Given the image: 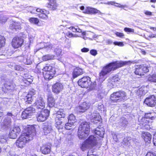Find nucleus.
<instances>
[{
    "mask_svg": "<svg viewBox=\"0 0 156 156\" xmlns=\"http://www.w3.org/2000/svg\"><path fill=\"white\" fill-rule=\"evenodd\" d=\"M35 129L33 126L28 127L26 132L21 134L16 141V145L18 147L22 148L29 141L32 140L35 135Z\"/></svg>",
    "mask_w": 156,
    "mask_h": 156,
    "instance_id": "1",
    "label": "nucleus"
},
{
    "mask_svg": "<svg viewBox=\"0 0 156 156\" xmlns=\"http://www.w3.org/2000/svg\"><path fill=\"white\" fill-rule=\"evenodd\" d=\"M136 63L135 61H121L119 62H115L111 63L104 67L101 72L99 73V79L104 78V76L111 71L114 70L116 69L127 65H130L132 63Z\"/></svg>",
    "mask_w": 156,
    "mask_h": 156,
    "instance_id": "2",
    "label": "nucleus"
},
{
    "mask_svg": "<svg viewBox=\"0 0 156 156\" xmlns=\"http://www.w3.org/2000/svg\"><path fill=\"white\" fill-rule=\"evenodd\" d=\"M90 131V124L86 122H82L80 125L78 131V136L80 139L85 138Z\"/></svg>",
    "mask_w": 156,
    "mask_h": 156,
    "instance_id": "3",
    "label": "nucleus"
},
{
    "mask_svg": "<svg viewBox=\"0 0 156 156\" xmlns=\"http://www.w3.org/2000/svg\"><path fill=\"white\" fill-rule=\"evenodd\" d=\"M126 96V93L122 91H119L113 93L110 96V99L113 102H116L119 100L124 99Z\"/></svg>",
    "mask_w": 156,
    "mask_h": 156,
    "instance_id": "4",
    "label": "nucleus"
},
{
    "mask_svg": "<svg viewBox=\"0 0 156 156\" xmlns=\"http://www.w3.org/2000/svg\"><path fill=\"white\" fill-rule=\"evenodd\" d=\"M7 117H5L2 123V127L4 129H6L10 128L11 126V118H13L14 115L11 112H7Z\"/></svg>",
    "mask_w": 156,
    "mask_h": 156,
    "instance_id": "5",
    "label": "nucleus"
},
{
    "mask_svg": "<svg viewBox=\"0 0 156 156\" xmlns=\"http://www.w3.org/2000/svg\"><path fill=\"white\" fill-rule=\"evenodd\" d=\"M91 83L90 78L88 76H84L79 79L78 81V85L81 87L87 88Z\"/></svg>",
    "mask_w": 156,
    "mask_h": 156,
    "instance_id": "6",
    "label": "nucleus"
},
{
    "mask_svg": "<svg viewBox=\"0 0 156 156\" xmlns=\"http://www.w3.org/2000/svg\"><path fill=\"white\" fill-rule=\"evenodd\" d=\"M50 111L47 109L42 110L41 112H38L37 115V120L39 122L45 121L49 115Z\"/></svg>",
    "mask_w": 156,
    "mask_h": 156,
    "instance_id": "7",
    "label": "nucleus"
},
{
    "mask_svg": "<svg viewBox=\"0 0 156 156\" xmlns=\"http://www.w3.org/2000/svg\"><path fill=\"white\" fill-rule=\"evenodd\" d=\"M35 112V109L33 107L30 106L27 108L22 112V118L24 119L30 118Z\"/></svg>",
    "mask_w": 156,
    "mask_h": 156,
    "instance_id": "8",
    "label": "nucleus"
},
{
    "mask_svg": "<svg viewBox=\"0 0 156 156\" xmlns=\"http://www.w3.org/2000/svg\"><path fill=\"white\" fill-rule=\"evenodd\" d=\"M76 121V120L74 115H69L68 117V122L65 124V128L67 130L70 129L72 126L74 125Z\"/></svg>",
    "mask_w": 156,
    "mask_h": 156,
    "instance_id": "9",
    "label": "nucleus"
},
{
    "mask_svg": "<svg viewBox=\"0 0 156 156\" xmlns=\"http://www.w3.org/2000/svg\"><path fill=\"white\" fill-rule=\"evenodd\" d=\"M149 70L147 67L144 66L139 65L136 66L134 73L136 75H144V73L148 72Z\"/></svg>",
    "mask_w": 156,
    "mask_h": 156,
    "instance_id": "10",
    "label": "nucleus"
},
{
    "mask_svg": "<svg viewBox=\"0 0 156 156\" xmlns=\"http://www.w3.org/2000/svg\"><path fill=\"white\" fill-rule=\"evenodd\" d=\"M18 59L21 61L23 62L25 64L27 65L30 64L32 63V59L31 55L27 53L24 56L18 57Z\"/></svg>",
    "mask_w": 156,
    "mask_h": 156,
    "instance_id": "11",
    "label": "nucleus"
},
{
    "mask_svg": "<svg viewBox=\"0 0 156 156\" xmlns=\"http://www.w3.org/2000/svg\"><path fill=\"white\" fill-rule=\"evenodd\" d=\"M34 105L36 106V108L38 109H43L44 108L45 103L42 97H40L36 101L34 104Z\"/></svg>",
    "mask_w": 156,
    "mask_h": 156,
    "instance_id": "12",
    "label": "nucleus"
},
{
    "mask_svg": "<svg viewBox=\"0 0 156 156\" xmlns=\"http://www.w3.org/2000/svg\"><path fill=\"white\" fill-rule=\"evenodd\" d=\"M20 131L21 129L19 126L14 127L9 132V136L10 138L12 139L16 138L20 133Z\"/></svg>",
    "mask_w": 156,
    "mask_h": 156,
    "instance_id": "13",
    "label": "nucleus"
},
{
    "mask_svg": "<svg viewBox=\"0 0 156 156\" xmlns=\"http://www.w3.org/2000/svg\"><path fill=\"white\" fill-rule=\"evenodd\" d=\"M35 93L36 92L34 90L30 91L27 95L24 98L25 103L26 104H31L34 99L33 96L35 95Z\"/></svg>",
    "mask_w": 156,
    "mask_h": 156,
    "instance_id": "14",
    "label": "nucleus"
},
{
    "mask_svg": "<svg viewBox=\"0 0 156 156\" xmlns=\"http://www.w3.org/2000/svg\"><path fill=\"white\" fill-rule=\"evenodd\" d=\"M23 40L21 38L15 37L12 40V45L15 48L20 47L23 43Z\"/></svg>",
    "mask_w": 156,
    "mask_h": 156,
    "instance_id": "15",
    "label": "nucleus"
},
{
    "mask_svg": "<svg viewBox=\"0 0 156 156\" xmlns=\"http://www.w3.org/2000/svg\"><path fill=\"white\" fill-rule=\"evenodd\" d=\"M144 103L148 106L153 107L156 104V99L155 96L152 95L147 98L144 101Z\"/></svg>",
    "mask_w": 156,
    "mask_h": 156,
    "instance_id": "16",
    "label": "nucleus"
},
{
    "mask_svg": "<svg viewBox=\"0 0 156 156\" xmlns=\"http://www.w3.org/2000/svg\"><path fill=\"white\" fill-rule=\"evenodd\" d=\"M63 88L62 84L60 83L57 82L52 86V91L56 94L59 93Z\"/></svg>",
    "mask_w": 156,
    "mask_h": 156,
    "instance_id": "17",
    "label": "nucleus"
},
{
    "mask_svg": "<svg viewBox=\"0 0 156 156\" xmlns=\"http://www.w3.org/2000/svg\"><path fill=\"white\" fill-rule=\"evenodd\" d=\"M47 97L48 106L50 108L53 107L55 104V101L51 93L48 92L47 95Z\"/></svg>",
    "mask_w": 156,
    "mask_h": 156,
    "instance_id": "18",
    "label": "nucleus"
},
{
    "mask_svg": "<svg viewBox=\"0 0 156 156\" xmlns=\"http://www.w3.org/2000/svg\"><path fill=\"white\" fill-rule=\"evenodd\" d=\"M51 148L50 144H44L41 147L40 151L43 154H46L50 153Z\"/></svg>",
    "mask_w": 156,
    "mask_h": 156,
    "instance_id": "19",
    "label": "nucleus"
},
{
    "mask_svg": "<svg viewBox=\"0 0 156 156\" xmlns=\"http://www.w3.org/2000/svg\"><path fill=\"white\" fill-rule=\"evenodd\" d=\"M90 104L89 103L83 102L82 104L77 108L80 112H83L88 109L90 107Z\"/></svg>",
    "mask_w": 156,
    "mask_h": 156,
    "instance_id": "20",
    "label": "nucleus"
},
{
    "mask_svg": "<svg viewBox=\"0 0 156 156\" xmlns=\"http://www.w3.org/2000/svg\"><path fill=\"white\" fill-rule=\"evenodd\" d=\"M91 147L95 146L97 144V138L96 137L94 136H90L86 140Z\"/></svg>",
    "mask_w": 156,
    "mask_h": 156,
    "instance_id": "21",
    "label": "nucleus"
},
{
    "mask_svg": "<svg viewBox=\"0 0 156 156\" xmlns=\"http://www.w3.org/2000/svg\"><path fill=\"white\" fill-rule=\"evenodd\" d=\"M83 12L84 13L89 14H95L101 12L100 11L97 9L90 7H87Z\"/></svg>",
    "mask_w": 156,
    "mask_h": 156,
    "instance_id": "22",
    "label": "nucleus"
},
{
    "mask_svg": "<svg viewBox=\"0 0 156 156\" xmlns=\"http://www.w3.org/2000/svg\"><path fill=\"white\" fill-rule=\"evenodd\" d=\"M128 121L124 117L121 118L119 120L118 122L119 127L122 128H125L128 125Z\"/></svg>",
    "mask_w": 156,
    "mask_h": 156,
    "instance_id": "23",
    "label": "nucleus"
},
{
    "mask_svg": "<svg viewBox=\"0 0 156 156\" xmlns=\"http://www.w3.org/2000/svg\"><path fill=\"white\" fill-rule=\"evenodd\" d=\"M49 2L47 5V7L51 10H54L56 9L58 5L56 2V0H49Z\"/></svg>",
    "mask_w": 156,
    "mask_h": 156,
    "instance_id": "24",
    "label": "nucleus"
},
{
    "mask_svg": "<svg viewBox=\"0 0 156 156\" xmlns=\"http://www.w3.org/2000/svg\"><path fill=\"white\" fill-rule=\"evenodd\" d=\"M51 125L49 123H46L44 125L43 131L44 134L47 135L52 130Z\"/></svg>",
    "mask_w": 156,
    "mask_h": 156,
    "instance_id": "25",
    "label": "nucleus"
},
{
    "mask_svg": "<svg viewBox=\"0 0 156 156\" xmlns=\"http://www.w3.org/2000/svg\"><path fill=\"white\" fill-rule=\"evenodd\" d=\"M53 71L43 72V75L45 79L46 80H50L54 76L55 73H54V70Z\"/></svg>",
    "mask_w": 156,
    "mask_h": 156,
    "instance_id": "26",
    "label": "nucleus"
},
{
    "mask_svg": "<svg viewBox=\"0 0 156 156\" xmlns=\"http://www.w3.org/2000/svg\"><path fill=\"white\" fill-rule=\"evenodd\" d=\"M83 73V72L82 69L79 67H76L74 69L73 73V77L75 78Z\"/></svg>",
    "mask_w": 156,
    "mask_h": 156,
    "instance_id": "27",
    "label": "nucleus"
},
{
    "mask_svg": "<svg viewBox=\"0 0 156 156\" xmlns=\"http://www.w3.org/2000/svg\"><path fill=\"white\" fill-rule=\"evenodd\" d=\"M94 133L97 135L103 137L105 133V129L103 127H97L94 130Z\"/></svg>",
    "mask_w": 156,
    "mask_h": 156,
    "instance_id": "28",
    "label": "nucleus"
},
{
    "mask_svg": "<svg viewBox=\"0 0 156 156\" xmlns=\"http://www.w3.org/2000/svg\"><path fill=\"white\" fill-rule=\"evenodd\" d=\"M10 28L12 30H16L17 29L20 30L21 29L20 23L18 22H13L10 26Z\"/></svg>",
    "mask_w": 156,
    "mask_h": 156,
    "instance_id": "29",
    "label": "nucleus"
},
{
    "mask_svg": "<svg viewBox=\"0 0 156 156\" xmlns=\"http://www.w3.org/2000/svg\"><path fill=\"white\" fill-rule=\"evenodd\" d=\"M62 120V119L57 118H56L55 119L56 127L59 130L62 129L63 127L64 123Z\"/></svg>",
    "mask_w": 156,
    "mask_h": 156,
    "instance_id": "30",
    "label": "nucleus"
},
{
    "mask_svg": "<svg viewBox=\"0 0 156 156\" xmlns=\"http://www.w3.org/2000/svg\"><path fill=\"white\" fill-rule=\"evenodd\" d=\"M5 88L8 90H14L16 86L13 83L11 82H8V81L5 83Z\"/></svg>",
    "mask_w": 156,
    "mask_h": 156,
    "instance_id": "31",
    "label": "nucleus"
},
{
    "mask_svg": "<svg viewBox=\"0 0 156 156\" xmlns=\"http://www.w3.org/2000/svg\"><path fill=\"white\" fill-rule=\"evenodd\" d=\"M142 137L145 142H149L150 141L152 136L149 133H144L143 134Z\"/></svg>",
    "mask_w": 156,
    "mask_h": 156,
    "instance_id": "32",
    "label": "nucleus"
},
{
    "mask_svg": "<svg viewBox=\"0 0 156 156\" xmlns=\"http://www.w3.org/2000/svg\"><path fill=\"white\" fill-rule=\"evenodd\" d=\"M56 118L61 119L65 117V114L63 109H60L56 113Z\"/></svg>",
    "mask_w": 156,
    "mask_h": 156,
    "instance_id": "33",
    "label": "nucleus"
},
{
    "mask_svg": "<svg viewBox=\"0 0 156 156\" xmlns=\"http://www.w3.org/2000/svg\"><path fill=\"white\" fill-rule=\"evenodd\" d=\"M144 87H141L139 89L136 90V92L137 94L140 96L145 95L146 92L144 90Z\"/></svg>",
    "mask_w": 156,
    "mask_h": 156,
    "instance_id": "34",
    "label": "nucleus"
},
{
    "mask_svg": "<svg viewBox=\"0 0 156 156\" xmlns=\"http://www.w3.org/2000/svg\"><path fill=\"white\" fill-rule=\"evenodd\" d=\"M53 70H54V73H55V68H53L52 66L48 65H47L43 69V70L45 72L53 71Z\"/></svg>",
    "mask_w": 156,
    "mask_h": 156,
    "instance_id": "35",
    "label": "nucleus"
},
{
    "mask_svg": "<svg viewBox=\"0 0 156 156\" xmlns=\"http://www.w3.org/2000/svg\"><path fill=\"white\" fill-rule=\"evenodd\" d=\"M90 145L85 141L82 144L81 149L83 151H84L91 147Z\"/></svg>",
    "mask_w": 156,
    "mask_h": 156,
    "instance_id": "36",
    "label": "nucleus"
},
{
    "mask_svg": "<svg viewBox=\"0 0 156 156\" xmlns=\"http://www.w3.org/2000/svg\"><path fill=\"white\" fill-rule=\"evenodd\" d=\"M92 120L93 119L95 121L100 122L101 119V117L98 113H93L92 115Z\"/></svg>",
    "mask_w": 156,
    "mask_h": 156,
    "instance_id": "37",
    "label": "nucleus"
},
{
    "mask_svg": "<svg viewBox=\"0 0 156 156\" xmlns=\"http://www.w3.org/2000/svg\"><path fill=\"white\" fill-rule=\"evenodd\" d=\"M55 56L53 55H47L43 56L42 57L43 60L46 61L49 60L54 59Z\"/></svg>",
    "mask_w": 156,
    "mask_h": 156,
    "instance_id": "38",
    "label": "nucleus"
},
{
    "mask_svg": "<svg viewBox=\"0 0 156 156\" xmlns=\"http://www.w3.org/2000/svg\"><path fill=\"white\" fill-rule=\"evenodd\" d=\"M29 20L31 23H34L37 25L39 22V20L37 18H29Z\"/></svg>",
    "mask_w": 156,
    "mask_h": 156,
    "instance_id": "39",
    "label": "nucleus"
},
{
    "mask_svg": "<svg viewBox=\"0 0 156 156\" xmlns=\"http://www.w3.org/2000/svg\"><path fill=\"white\" fill-rule=\"evenodd\" d=\"M89 89L90 90L97 89H96V82L95 81L92 83L91 81L90 85L89 86Z\"/></svg>",
    "mask_w": 156,
    "mask_h": 156,
    "instance_id": "40",
    "label": "nucleus"
},
{
    "mask_svg": "<svg viewBox=\"0 0 156 156\" xmlns=\"http://www.w3.org/2000/svg\"><path fill=\"white\" fill-rule=\"evenodd\" d=\"M5 42V38L3 36L0 35V48L4 45Z\"/></svg>",
    "mask_w": 156,
    "mask_h": 156,
    "instance_id": "41",
    "label": "nucleus"
},
{
    "mask_svg": "<svg viewBox=\"0 0 156 156\" xmlns=\"http://www.w3.org/2000/svg\"><path fill=\"white\" fill-rule=\"evenodd\" d=\"M148 80L151 82H156V73L153 74L152 76L149 77Z\"/></svg>",
    "mask_w": 156,
    "mask_h": 156,
    "instance_id": "42",
    "label": "nucleus"
},
{
    "mask_svg": "<svg viewBox=\"0 0 156 156\" xmlns=\"http://www.w3.org/2000/svg\"><path fill=\"white\" fill-rule=\"evenodd\" d=\"M38 16L40 18L44 20H47L48 18V16L43 13L39 14Z\"/></svg>",
    "mask_w": 156,
    "mask_h": 156,
    "instance_id": "43",
    "label": "nucleus"
},
{
    "mask_svg": "<svg viewBox=\"0 0 156 156\" xmlns=\"http://www.w3.org/2000/svg\"><path fill=\"white\" fill-rule=\"evenodd\" d=\"M10 103L9 101V99L7 98H4L2 99L1 104H3L5 105H7L9 104Z\"/></svg>",
    "mask_w": 156,
    "mask_h": 156,
    "instance_id": "44",
    "label": "nucleus"
},
{
    "mask_svg": "<svg viewBox=\"0 0 156 156\" xmlns=\"http://www.w3.org/2000/svg\"><path fill=\"white\" fill-rule=\"evenodd\" d=\"M8 18L5 16L0 15V23H3L5 22L7 20Z\"/></svg>",
    "mask_w": 156,
    "mask_h": 156,
    "instance_id": "45",
    "label": "nucleus"
},
{
    "mask_svg": "<svg viewBox=\"0 0 156 156\" xmlns=\"http://www.w3.org/2000/svg\"><path fill=\"white\" fill-rule=\"evenodd\" d=\"M53 47V45L52 44L49 43H47L45 44L44 45V46L43 48H47V49H51Z\"/></svg>",
    "mask_w": 156,
    "mask_h": 156,
    "instance_id": "46",
    "label": "nucleus"
},
{
    "mask_svg": "<svg viewBox=\"0 0 156 156\" xmlns=\"http://www.w3.org/2000/svg\"><path fill=\"white\" fill-rule=\"evenodd\" d=\"M62 51V49L59 48H56L55 50V52L57 55H60Z\"/></svg>",
    "mask_w": 156,
    "mask_h": 156,
    "instance_id": "47",
    "label": "nucleus"
},
{
    "mask_svg": "<svg viewBox=\"0 0 156 156\" xmlns=\"http://www.w3.org/2000/svg\"><path fill=\"white\" fill-rule=\"evenodd\" d=\"M113 44L115 45H118L119 46H123L124 45L122 42H113Z\"/></svg>",
    "mask_w": 156,
    "mask_h": 156,
    "instance_id": "48",
    "label": "nucleus"
},
{
    "mask_svg": "<svg viewBox=\"0 0 156 156\" xmlns=\"http://www.w3.org/2000/svg\"><path fill=\"white\" fill-rule=\"evenodd\" d=\"M124 30L126 32H134V30L130 28L126 27L124 28Z\"/></svg>",
    "mask_w": 156,
    "mask_h": 156,
    "instance_id": "49",
    "label": "nucleus"
},
{
    "mask_svg": "<svg viewBox=\"0 0 156 156\" xmlns=\"http://www.w3.org/2000/svg\"><path fill=\"white\" fill-rule=\"evenodd\" d=\"M146 156H156V154L155 152H149L147 153Z\"/></svg>",
    "mask_w": 156,
    "mask_h": 156,
    "instance_id": "50",
    "label": "nucleus"
},
{
    "mask_svg": "<svg viewBox=\"0 0 156 156\" xmlns=\"http://www.w3.org/2000/svg\"><path fill=\"white\" fill-rule=\"evenodd\" d=\"M90 53L91 54L94 56L96 55L97 54V51L94 49L91 50L90 51Z\"/></svg>",
    "mask_w": 156,
    "mask_h": 156,
    "instance_id": "51",
    "label": "nucleus"
},
{
    "mask_svg": "<svg viewBox=\"0 0 156 156\" xmlns=\"http://www.w3.org/2000/svg\"><path fill=\"white\" fill-rule=\"evenodd\" d=\"M115 34L117 36L120 37H122L124 36V34L123 33L119 32H116L115 33Z\"/></svg>",
    "mask_w": 156,
    "mask_h": 156,
    "instance_id": "52",
    "label": "nucleus"
},
{
    "mask_svg": "<svg viewBox=\"0 0 156 156\" xmlns=\"http://www.w3.org/2000/svg\"><path fill=\"white\" fill-rule=\"evenodd\" d=\"M1 79L3 81H5L6 82L8 81V79L6 78V75H4L3 76H2L1 77Z\"/></svg>",
    "mask_w": 156,
    "mask_h": 156,
    "instance_id": "53",
    "label": "nucleus"
},
{
    "mask_svg": "<svg viewBox=\"0 0 156 156\" xmlns=\"http://www.w3.org/2000/svg\"><path fill=\"white\" fill-rule=\"evenodd\" d=\"M98 109L101 111H104V108L102 104H101L100 105H98Z\"/></svg>",
    "mask_w": 156,
    "mask_h": 156,
    "instance_id": "54",
    "label": "nucleus"
},
{
    "mask_svg": "<svg viewBox=\"0 0 156 156\" xmlns=\"http://www.w3.org/2000/svg\"><path fill=\"white\" fill-rule=\"evenodd\" d=\"M112 135L113 139L116 142H117L118 141L117 134L115 133H113L112 134Z\"/></svg>",
    "mask_w": 156,
    "mask_h": 156,
    "instance_id": "55",
    "label": "nucleus"
},
{
    "mask_svg": "<svg viewBox=\"0 0 156 156\" xmlns=\"http://www.w3.org/2000/svg\"><path fill=\"white\" fill-rule=\"evenodd\" d=\"M15 68L16 70L19 71H22L23 70V68L19 66H16Z\"/></svg>",
    "mask_w": 156,
    "mask_h": 156,
    "instance_id": "56",
    "label": "nucleus"
},
{
    "mask_svg": "<svg viewBox=\"0 0 156 156\" xmlns=\"http://www.w3.org/2000/svg\"><path fill=\"white\" fill-rule=\"evenodd\" d=\"M3 138H1V139L0 140V142H3V143H6L7 140H6V137H3Z\"/></svg>",
    "mask_w": 156,
    "mask_h": 156,
    "instance_id": "57",
    "label": "nucleus"
},
{
    "mask_svg": "<svg viewBox=\"0 0 156 156\" xmlns=\"http://www.w3.org/2000/svg\"><path fill=\"white\" fill-rule=\"evenodd\" d=\"M145 117L146 118H149L151 117V113H146L145 114Z\"/></svg>",
    "mask_w": 156,
    "mask_h": 156,
    "instance_id": "58",
    "label": "nucleus"
},
{
    "mask_svg": "<svg viewBox=\"0 0 156 156\" xmlns=\"http://www.w3.org/2000/svg\"><path fill=\"white\" fill-rule=\"evenodd\" d=\"M124 134L123 133L120 134H117V137L118 140L122 138Z\"/></svg>",
    "mask_w": 156,
    "mask_h": 156,
    "instance_id": "59",
    "label": "nucleus"
},
{
    "mask_svg": "<svg viewBox=\"0 0 156 156\" xmlns=\"http://www.w3.org/2000/svg\"><path fill=\"white\" fill-rule=\"evenodd\" d=\"M89 49L88 48H84L81 50V51L82 52H86L89 51Z\"/></svg>",
    "mask_w": 156,
    "mask_h": 156,
    "instance_id": "60",
    "label": "nucleus"
},
{
    "mask_svg": "<svg viewBox=\"0 0 156 156\" xmlns=\"http://www.w3.org/2000/svg\"><path fill=\"white\" fill-rule=\"evenodd\" d=\"M112 41L110 39H107L106 41V43L108 44H112Z\"/></svg>",
    "mask_w": 156,
    "mask_h": 156,
    "instance_id": "61",
    "label": "nucleus"
},
{
    "mask_svg": "<svg viewBox=\"0 0 156 156\" xmlns=\"http://www.w3.org/2000/svg\"><path fill=\"white\" fill-rule=\"evenodd\" d=\"M36 9V11L37 12H40L41 13H44V11L41 9H40V8L34 9Z\"/></svg>",
    "mask_w": 156,
    "mask_h": 156,
    "instance_id": "62",
    "label": "nucleus"
},
{
    "mask_svg": "<svg viewBox=\"0 0 156 156\" xmlns=\"http://www.w3.org/2000/svg\"><path fill=\"white\" fill-rule=\"evenodd\" d=\"M153 142V143H156V133L154 135Z\"/></svg>",
    "mask_w": 156,
    "mask_h": 156,
    "instance_id": "63",
    "label": "nucleus"
},
{
    "mask_svg": "<svg viewBox=\"0 0 156 156\" xmlns=\"http://www.w3.org/2000/svg\"><path fill=\"white\" fill-rule=\"evenodd\" d=\"M148 37L150 38L155 37L156 35L154 34H150L149 35Z\"/></svg>",
    "mask_w": 156,
    "mask_h": 156,
    "instance_id": "64",
    "label": "nucleus"
}]
</instances>
